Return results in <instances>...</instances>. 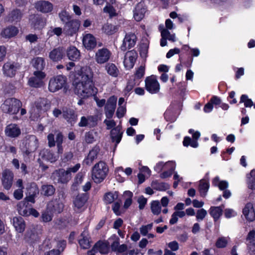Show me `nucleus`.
Listing matches in <instances>:
<instances>
[{
    "label": "nucleus",
    "instance_id": "f257e3e1",
    "mask_svg": "<svg viewBox=\"0 0 255 255\" xmlns=\"http://www.w3.org/2000/svg\"><path fill=\"white\" fill-rule=\"evenodd\" d=\"M93 72L90 67H82L74 75L73 85L75 93L82 98L88 97L97 93L93 83Z\"/></svg>",
    "mask_w": 255,
    "mask_h": 255
},
{
    "label": "nucleus",
    "instance_id": "f03ea898",
    "mask_svg": "<svg viewBox=\"0 0 255 255\" xmlns=\"http://www.w3.org/2000/svg\"><path fill=\"white\" fill-rule=\"evenodd\" d=\"M38 146V140L34 135H27L22 140L20 145L23 155H28L35 151Z\"/></svg>",
    "mask_w": 255,
    "mask_h": 255
},
{
    "label": "nucleus",
    "instance_id": "7ed1b4c3",
    "mask_svg": "<svg viewBox=\"0 0 255 255\" xmlns=\"http://www.w3.org/2000/svg\"><path fill=\"white\" fill-rule=\"evenodd\" d=\"M108 170L105 162L100 161L95 164L92 170V178L94 181L96 183L102 182L106 178Z\"/></svg>",
    "mask_w": 255,
    "mask_h": 255
},
{
    "label": "nucleus",
    "instance_id": "20e7f679",
    "mask_svg": "<svg viewBox=\"0 0 255 255\" xmlns=\"http://www.w3.org/2000/svg\"><path fill=\"white\" fill-rule=\"evenodd\" d=\"M21 106L22 103L19 100L11 98L4 101L1 106V108L5 113L16 114Z\"/></svg>",
    "mask_w": 255,
    "mask_h": 255
},
{
    "label": "nucleus",
    "instance_id": "39448f33",
    "mask_svg": "<svg viewBox=\"0 0 255 255\" xmlns=\"http://www.w3.org/2000/svg\"><path fill=\"white\" fill-rule=\"evenodd\" d=\"M66 83V79L62 75H58L51 78L49 81L48 90L50 92H56L63 87Z\"/></svg>",
    "mask_w": 255,
    "mask_h": 255
},
{
    "label": "nucleus",
    "instance_id": "423d86ee",
    "mask_svg": "<svg viewBox=\"0 0 255 255\" xmlns=\"http://www.w3.org/2000/svg\"><path fill=\"white\" fill-rule=\"evenodd\" d=\"M145 88L149 93L152 94L159 92L160 85L155 76L152 75L145 78Z\"/></svg>",
    "mask_w": 255,
    "mask_h": 255
},
{
    "label": "nucleus",
    "instance_id": "0eeeda50",
    "mask_svg": "<svg viewBox=\"0 0 255 255\" xmlns=\"http://www.w3.org/2000/svg\"><path fill=\"white\" fill-rule=\"evenodd\" d=\"M45 77L46 74L44 72L41 71H35L33 73V76L29 78L28 84L32 87H41L44 85L43 80Z\"/></svg>",
    "mask_w": 255,
    "mask_h": 255
},
{
    "label": "nucleus",
    "instance_id": "6e6552de",
    "mask_svg": "<svg viewBox=\"0 0 255 255\" xmlns=\"http://www.w3.org/2000/svg\"><path fill=\"white\" fill-rule=\"evenodd\" d=\"M48 144L50 147H53L56 144L57 146V152L61 154L63 152V147L62 144L63 141V136L60 132H58L56 135V140H55L54 135L52 133H50L47 136Z\"/></svg>",
    "mask_w": 255,
    "mask_h": 255
},
{
    "label": "nucleus",
    "instance_id": "1a4fd4ad",
    "mask_svg": "<svg viewBox=\"0 0 255 255\" xmlns=\"http://www.w3.org/2000/svg\"><path fill=\"white\" fill-rule=\"evenodd\" d=\"M41 235V230L38 226L29 228L24 235V239L30 243L38 241Z\"/></svg>",
    "mask_w": 255,
    "mask_h": 255
},
{
    "label": "nucleus",
    "instance_id": "9d476101",
    "mask_svg": "<svg viewBox=\"0 0 255 255\" xmlns=\"http://www.w3.org/2000/svg\"><path fill=\"white\" fill-rule=\"evenodd\" d=\"M112 55L111 52L106 48L98 49L95 53V60L100 64L107 62Z\"/></svg>",
    "mask_w": 255,
    "mask_h": 255
},
{
    "label": "nucleus",
    "instance_id": "9b49d317",
    "mask_svg": "<svg viewBox=\"0 0 255 255\" xmlns=\"http://www.w3.org/2000/svg\"><path fill=\"white\" fill-rule=\"evenodd\" d=\"M80 24V21L78 19L69 20L64 25V31L67 35L72 36L78 32Z\"/></svg>",
    "mask_w": 255,
    "mask_h": 255
},
{
    "label": "nucleus",
    "instance_id": "f8f14e48",
    "mask_svg": "<svg viewBox=\"0 0 255 255\" xmlns=\"http://www.w3.org/2000/svg\"><path fill=\"white\" fill-rule=\"evenodd\" d=\"M117 98L115 96L110 97L105 107V115L108 119H111L116 108Z\"/></svg>",
    "mask_w": 255,
    "mask_h": 255
},
{
    "label": "nucleus",
    "instance_id": "ddd939ff",
    "mask_svg": "<svg viewBox=\"0 0 255 255\" xmlns=\"http://www.w3.org/2000/svg\"><path fill=\"white\" fill-rule=\"evenodd\" d=\"M53 177L54 179L58 182L65 183L71 179V174H69L67 170L61 169L54 171L53 173Z\"/></svg>",
    "mask_w": 255,
    "mask_h": 255
},
{
    "label": "nucleus",
    "instance_id": "4468645a",
    "mask_svg": "<svg viewBox=\"0 0 255 255\" xmlns=\"http://www.w3.org/2000/svg\"><path fill=\"white\" fill-rule=\"evenodd\" d=\"M136 41V36L133 33L127 34L123 40L122 45L121 46V49L125 51L128 49H130L133 47Z\"/></svg>",
    "mask_w": 255,
    "mask_h": 255
},
{
    "label": "nucleus",
    "instance_id": "2eb2a0df",
    "mask_svg": "<svg viewBox=\"0 0 255 255\" xmlns=\"http://www.w3.org/2000/svg\"><path fill=\"white\" fill-rule=\"evenodd\" d=\"M146 7L144 1H141L136 4L133 10V17L137 21H140L144 16Z\"/></svg>",
    "mask_w": 255,
    "mask_h": 255
},
{
    "label": "nucleus",
    "instance_id": "dca6fc26",
    "mask_svg": "<svg viewBox=\"0 0 255 255\" xmlns=\"http://www.w3.org/2000/svg\"><path fill=\"white\" fill-rule=\"evenodd\" d=\"M137 57L136 52L133 50L128 51L125 55L124 60L125 66L128 69H131L134 65Z\"/></svg>",
    "mask_w": 255,
    "mask_h": 255
},
{
    "label": "nucleus",
    "instance_id": "f3484780",
    "mask_svg": "<svg viewBox=\"0 0 255 255\" xmlns=\"http://www.w3.org/2000/svg\"><path fill=\"white\" fill-rule=\"evenodd\" d=\"M88 200V197L86 194L78 195L73 200L74 210L77 212L84 209V206Z\"/></svg>",
    "mask_w": 255,
    "mask_h": 255
},
{
    "label": "nucleus",
    "instance_id": "a211bd4d",
    "mask_svg": "<svg viewBox=\"0 0 255 255\" xmlns=\"http://www.w3.org/2000/svg\"><path fill=\"white\" fill-rule=\"evenodd\" d=\"M97 124V118L94 116H83L81 118L78 123L80 127H89L90 128L95 127Z\"/></svg>",
    "mask_w": 255,
    "mask_h": 255
},
{
    "label": "nucleus",
    "instance_id": "6ab92c4d",
    "mask_svg": "<svg viewBox=\"0 0 255 255\" xmlns=\"http://www.w3.org/2000/svg\"><path fill=\"white\" fill-rule=\"evenodd\" d=\"M35 8L41 12L46 13L52 11L53 5L52 3L47 0H39L35 3Z\"/></svg>",
    "mask_w": 255,
    "mask_h": 255
},
{
    "label": "nucleus",
    "instance_id": "aec40b11",
    "mask_svg": "<svg viewBox=\"0 0 255 255\" xmlns=\"http://www.w3.org/2000/svg\"><path fill=\"white\" fill-rule=\"evenodd\" d=\"M13 174L9 170H5L2 173V183L4 188L9 190L12 184Z\"/></svg>",
    "mask_w": 255,
    "mask_h": 255
},
{
    "label": "nucleus",
    "instance_id": "412c9836",
    "mask_svg": "<svg viewBox=\"0 0 255 255\" xmlns=\"http://www.w3.org/2000/svg\"><path fill=\"white\" fill-rule=\"evenodd\" d=\"M47 207L52 212H55L58 213L61 212L64 208L62 198L58 197V198H56L52 200L49 202L47 205Z\"/></svg>",
    "mask_w": 255,
    "mask_h": 255
},
{
    "label": "nucleus",
    "instance_id": "4be33fe9",
    "mask_svg": "<svg viewBox=\"0 0 255 255\" xmlns=\"http://www.w3.org/2000/svg\"><path fill=\"white\" fill-rule=\"evenodd\" d=\"M243 214L248 221H254L255 220V210L253 204L247 203L243 209Z\"/></svg>",
    "mask_w": 255,
    "mask_h": 255
},
{
    "label": "nucleus",
    "instance_id": "5701e85b",
    "mask_svg": "<svg viewBox=\"0 0 255 255\" xmlns=\"http://www.w3.org/2000/svg\"><path fill=\"white\" fill-rule=\"evenodd\" d=\"M4 131L6 136L12 138L16 137L21 133L20 129L17 125L14 124H11L7 126Z\"/></svg>",
    "mask_w": 255,
    "mask_h": 255
},
{
    "label": "nucleus",
    "instance_id": "b1692460",
    "mask_svg": "<svg viewBox=\"0 0 255 255\" xmlns=\"http://www.w3.org/2000/svg\"><path fill=\"white\" fill-rule=\"evenodd\" d=\"M18 66L14 62H7L3 66V73L7 76L12 77L15 74Z\"/></svg>",
    "mask_w": 255,
    "mask_h": 255
},
{
    "label": "nucleus",
    "instance_id": "393cba45",
    "mask_svg": "<svg viewBox=\"0 0 255 255\" xmlns=\"http://www.w3.org/2000/svg\"><path fill=\"white\" fill-rule=\"evenodd\" d=\"M83 44L86 49L91 50L96 47L97 42L95 37L92 34L88 33L83 36Z\"/></svg>",
    "mask_w": 255,
    "mask_h": 255
},
{
    "label": "nucleus",
    "instance_id": "a878e982",
    "mask_svg": "<svg viewBox=\"0 0 255 255\" xmlns=\"http://www.w3.org/2000/svg\"><path fill=\"white\" fill-rule=\"evenodd\" d=\"M247 248L251 254L255 255V231H251L247 237Z\"/></svg>",
    "mask_w": 255,
    "mask_h": 255
},
{
    "label": "nucleus",
    "instance_id": "bb28decb",
    "mask_svg": "<svg viewBox=\"0 0 255 255\" xmlns=\"http://www.w3.org/2000/svg\"><path fill=\"white\" fill-rule=\"evenodd\" d=\"M12 223L17 232L22 233L25 230L26 227L25 223L23 219L21 217L13 218Z\"/></svg>",
    "mask_w": 255,
    "mask_h": 255
},
{
    "label": "nucleus",
    "instance_id": "cd10ccee",
    "mask_svg": "<svg viewBox=\"0 0 255 255\" xmlns=\"http://www.w3.org/2000/svg\"><path fill=\"white\" fill-rule=\"evenodd\" d=\"M39 155L42 159L49 161L51 162H55L58 158L57 155L48 149L41 150L40 152Z\"/></svg>",
    "mask_w": 255,
    "mask_h": 255
},
{
    "label": "nucleus",
    "instance_id": "c85d7f7f",
    "mask_svg": "<svg viewBox=\"0 0 255 255\" xmlns=\"http://www.w3.org/2000/svg\"><path fill=\"white\" fill-rule=\"evenodd\" d=\"M64 55V50L59 47L53 49L49 54V58L53 61H58L61 60Z\"/></svg>",
    "mask_w": 255,
    "mask_h": 255
},
{
    "label": "nucleus",
    "instance_id": "c756f323",
    "mask_svg": "<svg viewBox=\"0 0 255 255\" xmlns=\"http://www.w3.org/2000/svg\"><path fill=\"white\" fill-rule=\"evenodd\" d=\"M80 238L79 240L80 247L84 249H89L90 247V243L87 230H84L81 234Z\"/></svg>",
    "mask_w": 255,
    "mask_h": 255
},
{
    "label": "nucleus",
    "instance_id": "7c9ffc66",
    "mask_svg": "<svg viewBox=\"0 0 255 255\" xmlns=\"http://www.w3.org/2000/svg\"><path fill=\"white\" fill-rule=\"evenodd\" d=\"M100 151L98 147H94L90 151L87 158L84 159V163L86 165H90L93 161L97 158V155Z\"/></svg>",
    "mask_w": 255,
    "mask_h": 255
},
{
    "label": "nucleus",
    "instance_id": "2f4dec72",
    "mask_svg": "<svg viewBox=\"0 0 255 255\" xmlns=\"http://www.w3.org/2000/svg\"><path fill=\"white\" fill-rule=\"evenodd\" d=\"M67 55L71 60H76L80 58V52L75 46H70L67 50Z\"/></svg>",
    "mask_w": 255,
    "mask_h": 255
},
{
    "label": "nucleus",
    "instance_id": "473e14b6",
    "mask_svg": "<svg viewBox=\"0 0 255 255\" xmlns=\"http://www.w3.org/2000/svg\"><path fill=\"white\" fill-rule=\"evenodd\" d=\"M35 107L38 111H46L50 108L48 101L45 98H40L35 102Z\"/></svg>",
    "mask_w": 255,
    "mask_h": 255
},
{
    "label": "nucleus",
    "instance_id": "72a5a7b5",
    "mask_svg": "<svg viewBox=\"0 0 255 255\" xmlns=\"http://www.w3.org/2000/svg\"><path fill=\"white\" fill-rule=\"evenodd\" d=\"M18 29L15 26H9L4 28L1 32V35L4 38H10L15 36L18 33Z\"/></svg>",
    "mask_w": 255,
    "mask_h": 255
},
{
    "label": "nucleus",
    "instance_id": "f704fd0d",
    "mask_svg": "<svg viewBox=\"0 0 255 255\" xmlns=\"http://www.w3.org/2000/svg\"><path fill=\"white\" fill-rule=\"evenodd\" d=\"M94 248L103 254H106L109 252V244L107 241H99L94 246Z\"/></svg>",
    "mask_w": 255,
    "mask_h": 255
},
{
    "label": "nucleus",
    "instance_id": "c9c22d12",
    "mask_svg": "<svg viewBox=\"0 0 255 255\" xmlns=\"http://www.w3.org/2000/svg\"><path fill=\"white\" fill-rule=\"evenodd\" d=\"M63 117L67 122L72 123L76 121L77 116L74 110L66 108L63 110Z\"/></svg>",
    "mask_w": 255,
    "mask_h": 255
},
{
    "label": "nucleus",
    "instance_id": "e433bc0d",
    "mask_svg": "<svg viewBox=\"0 0 255 255\" xmlns=\"http://www.w3.org/2000/svg\"><path fill=\"white\" fill-rule=\"evenodd\" d=\"M223 207L222 206L211 207L209 210L210 215L213 218L214 220L216 221L222 215Z\"/></svg>",
    "mask_w": 255,
    "mask_h": 255
},
{
    "label": "nucleus",
    "instance_id": "4c0bfd02",
    "mask_svg": "<svg viewBox=\"0 0 255 255\" xmlns=\"http://www.w3.org/2000/svg\"><path fill=\"white\" fill-rule=\"evenodd\" d=\"M108 74L113 77H117L120 73L117 66L113 63H108L105 66Z\"/></svg>",
    "mask_w": 255,
    "mask_h": 255
},
{
    "label": "nucleus",
    "instance_id": "58836bf2",
    "mask_svg": "<svg viewBox=\"0 0 255 255\" xmlns=\"http://www.w3.org/2000/svg\"><path fill=\"white\" fill-rule=\"evenodd\" d=\"M32 63L35 68L37 71L42 70L45 66V62L44 59L42 57H36L32 59Z\"/></svg>",
    "mask_w": 255,
    "mask_h": 255
},
{
    "label": "nucleus",
    "instance_id": "ea45409f",
    "mask_svg": "<svg viewBox=\"0 0 255 255\" xmlns=\"http://www.w3.org/2000/svg\"><path fill=\"white\" fill-rule=\"evenodd\" d=\"M84 137L85 141L87 143H92L98 138V133L92 130L86 132Z\"/></svg>",
    "mask_w": 255,
    "mask_h": 255
},
{
    "label": "nucleus",
    "instance_id": "a19ab883",
    "mask_svg": "<svg viewBox=\"0 0 255 255\" xmlns=\"http://www.w3.org/2000/svg\"><path fill=\"white\" fill-rule=\"evenodd\" d=\"M120 130V127H117L113 128L111 132L112 140L116 141L117 144L120 142L122 136V133Z\"/></svg>",
    "mask_w": 255,
    "mask_h": 255
},
{
    "label": "nucleus",
    "instance_id": "79ce46f5",
    "mask_svg": "<svg viewBox=\"0 0 255 255\" xmlns=\"http://www.w3.org/2000/svg\"><path fill=\"white\" fill-rule=\"evenodd\" d=\"M151 186L153 189L161 191H165L168 189L170 187L167 183L158 182L156 180L152 181Z\"/></svg>",
    "mask_w": 255,
    "mask_h": 255
},
{
    "label": "nucleus",
    "instance_id": "37998d69",
    "mask_svg": "<svg viewBox=\"0 0 255 255\" xmlns=\"http://www.w3.org/2000/svg\"><path fill=\"white\" fill-rule=\"evenodd\" d=\"M29 209V208H27L26 202L25 201H21L17 205V210L18 213L22 216H28Z\"/></svg>",
    "mask_w": 255,
    "mask_h": 255
},
{
    "label": "nucleus",
    "instance_id": "c03bdc74",
    "mask_svg": "<svg viewBox=\"0 0 255 255\" xmlns=\"http://www.w3.org/2000/svg\"><path fill=\"white\" fill-rule=\"evenodd\" d=\"M248 187L253 190H255V170H252L247 175Z\"/></svg>",
    "mask_w": 255,
    "mask_h": 255
},
{
    "label": "nucleus",
    "instance_id": "a18cd8bd",
    "mask_svg": "<svg viewBox=\"0 0 255 255\" xmlns=\"http://www.w3.org/2000/svg\"><path fill=\"white\" fill-rule=\"evenodd\" d=\"M22 14L18 9L12 10L8 15V20L10 22L17 21L22 17Z\"/></svg>",
    "mask_w": 255,
    "mask_h": 255
},
{
    "label": "nucleus",
    "instance_id": "49530a36",
    "mask_svg": "<svg viewBox=\"0 0 255 255\" xmlns=\"http://www.w3.org/2000/svg\"><path fill=\"white\" fill-rule=\"evenodd\" d=\"M209 188V184L208 181L204 180H201L200 181L199 190L201 196L205 197L206 195Z\"/></svg>",
    "mask_w": 255,
    "mask_h": 255
},
{
    "label": "nucleus",
    "instance_id": "de8ad7c7",
    "mask_svg": "<svg viewBox=\"0 0 255 255\" xmlns=\"http://www.w3.org/2000/svg\"><path fill=\"white\" fill-rule=\"evenodd\" d=\"M118 198V194L117 192H108L105 195L104 202L106 204H111Z\"/></svg>",
    "mask_w": 255,
    "mask_h": 255
},
{
    "label": "nucleus",
    "instance_id": "09e8293b",
    "mask_svg": "<svg viewBox=\"0 0 255 255\" xmlns=\"http://www.w3.org/2000/svg\"><path fill=\"white\" fill-rule=\"evenodd\" d=\"M118 30L117 27L110 24H105L102 28V31L108 35H112L117 32Z\"/></svg>",
    "mask_w": 255,
    "mask_h": 255
},
{
    "label": "nucleus",
    "instance_id": "8fccbe9b",
    "mask_svg": "<svg viewBox=\"0 0 255 255\" xmlns=\"http://www.w3.org/2000/svg\"><path fill=\"white\" fill-rule=\"evenodd\" d=\"M54 192L55 188L51 185H44L42 186L41 193L45 196H51Z\"/></svg>",
    "mask_w": 255,
    "mask_h": 255
},
{
    "label": "nucleus",
    "instance_id": "3c124183",
    "mask_svg": "<svg viewBox=\"0 0 255 255\" xmlns=\"http://www.w3.org/2000/svg\"><path fill=\"white\" fill-rule=\"evenodd\" d=\"M52 211L47 207V209L42 213L41 219V221L43 222H48L52 220Z\"/></svg>",
    "mask_w": 255,
    "mask_h": 255
},
{
    "label": "nucleus",
    "instance_id": "603ef678",
    "mask_svg": "<svg viewBox=\"0 0 255 255\" xmlns=\"http://www.w3.org/2000/svg\"><path fill=\"white\" fill-rule=\"evenodd\" d=\"M152 213L155 215H158L161 211V206L158 201H153L150 203Z\"/></svg>",
    "mask_w": 255,
    "mask_h": 255
},
{
    "label": "nucleus",
    "instance_id": "864d4df0",
    "mask_svg": "<svg viewBox=\"0 0 255 255\" xmlns=\"http://www.w3.org/2000/svg\"><path fill=\"white\" fill-rule=\"evenodd\" d=\"M27 195L36 196L39 193V189L35 183H31L27 188Z\"/></svg>",
    "mask_w": 255,
    "mask_h": 255
},
{
    "label": "nucleus",
    "instance_id": "5fc2aeb1",
    "mask_svg": "<svg viewBox=\"0 0 255 255\" xmlns=\"http://www.w3.org/2000/svg\"><path fill=\"white\" fill-rule=\"evenodd\" d=\"M213 184L215 186H218L221 190L226 189L228 187V183L226 181H219L218 177H215L213 180Z\"/></svg>",
    "mask_w": 255,
    "mask_h": 255
},
{
    "label": "nucleus",
    "instance_id": "6e6d98bb",
    "mask_svg": "<svg viewBox=\"0 0 255 255\" xmlns=\"http://www.w3.org/2000/svg\"><path fill=\"white\" fill-rule=\"evenodd\" d=\"M161 35L163 38H167V39L172 42L176 40L175 35L174 34H170L169 31L166 29H163L161 31Z\"/></svg>",
    "mask_w": 255,
    "mask_h": 255
},
{
    "label": "nucleus",
    "instance_id": "4d7b16f0",
    "mask_svg": "<svg viewBox=\"0 0 255 255\" xmlns=\"http://www.w3.org/2000/svg\"><path fill=\"white\" fill-rule=\"evenodd\" d=\"M173 163L174 162L172 161H168L166 163L159 162L156 164V166L154 167V169L157 172H160L162 169L167 168L171 164H173Z\"/></svg>",
    "mask_w": 255,
    "mask_h": 255
},
{
    "label": "nucleus",
    "instance_id": "13d9d810",
    "mask_svg": "<svg viewBox=\"0 0 255 255\" xmlns=\"http://www.w3.org/2000/svg\"><path fill=\"white\" fill-rule=\"evenodd\" d=\"M228 243V239L226 237L219 238L216 243V246L218 248H224L227 247Z\"/></svg>",
    "mask_w": 255,
    "mask_h": 255
},
{
    "label": "nucleus",
    "instance_id": "bf43d9fd",
    "mask_svg": "<svg viewBox=\"0 0 255 255\" xmlns=\"http://www.w3.org/2000/svg\"><path fill=\"white\" fill-rule=\"evenodd\" d=\"M169 167V169L163 172L160 175V177L161 178H166L169 177L171 176L173 171L174 170L175 168V165L174 163H173V164H171L168 166Z\"/></svg>",
    "mask_w": 255,
    "mask_h": 255
},
{
    "label": "nucleus",
    "instance_id": "052dcab7",
    "mask_svg": "<svg viewBox=\"0 0 255 255\" xmlns=\"http://www.w3.org/2000/svg\"><path fill=\"white\" fill-rule=\"evenodd\" d=\"M83 179V175L81 173H79L76 175L75 178V181L73 184L72 186V189L73 190H77V187L79 184H81Z\"/></svg>",
    "mask_w": 255,
    "mask_h": 255
},
{
    "label": "nucleus",
    "instance_id": "680f3d73",
    "mask_svg": "<svg viewBox=\"0 0 255 255\" xmlns=\"http://www.w3.org/2000/svg\"><path fill=\"white\" fill-rule=\"evenodd\" d=\"M153 227V224L150 223L146 225H142L139 228V231L140 234L143 236H146L148 232L150 231Z\"/></svg>",
    "mask_w": 255,
    "mask_h": 255
},
{
    "label": "nucleus",
    "instance_id": "e2e57ef3",
    "mask_svg": "<svg viewBox=\"0 0 255 255\" xmlns=\"http://www.w3.org/2000/svg\"><path fill=\"white\" fill-rule=\"evenodd\" d=\"M125 195L128 197L124 203V207L127 209L131 205L132 203L131 198L132 197L133 194L132 192L129 191H127L125 192Z\"/></svg>",
    "mask_w": 255,
    "mask_h": 255
},
{
    "label": "nucleus",
    "instance_id": "0e129e2a",
    "mask_svg": "<svg viewBox=\"0 0 255 255\" xmlns=\"http://www.w3.org/2000/svg\"><path fill=\"white\" fill-rule=\"evenodd\" d=\"M240 102L244 103L246 107H251L253 105V102L252 100L249 99L248 96L246 95H242Z\"/></svg>",
    "mask_w": 255,
    "mask_h": 255
},
{
    "label": "nucleus",
    "instance_id": "69168bd1",
    "mask_svg": "<svg viewBox=\"0 0 255 255\" xmlns=\"http://www.w3.org/2000/svg\"><path fill=\"white\" fill-rule=\"evenodd\" d=\"M60 20L63 22H67L69 21L71 16L69 13L65 10H62L59 13Z\"/></svg>",
    "mask_w": 255,
    "mask_h": 255
},
{
    "label": "nucleus",
    "instance_id": "338daca9",
    "mask_svg": "<svg viewBox=\"0 0 255 255\" xmlns=\"http://www.w3.org/2000/svg\"><path fill=\"white\" fill-rule=\"evenodd\" d=\"M207 215V212L204 209H201L197 211L196 219L198 221H202Z\"/></svg>",
    "mask_w": 255,
    "mask_h": 255
},
{
    "label": "nucleus",
    "instance_id": "774afa93",
    "mask_svg": "<svg viewBox=\"0 0 255 255\" xmlns=\"http://www.w3.org/2000/svg\"><path fill=\"white\" fill-rule=\"evenodd\" d=\"M62 28L59 27H57L53 28L51 30H49L48 33L50 36H52L53 34H55L57 36H59L62 34Z\"/></svg>",
    "mask_w": 255,
    "mask_h": 255
}]
</instances>
